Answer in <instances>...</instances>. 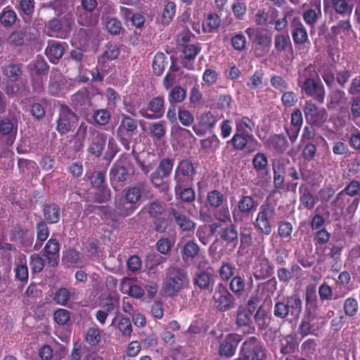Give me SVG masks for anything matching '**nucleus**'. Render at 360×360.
<instances>
[{"label":"nucleus","mask_w":360,"mask_h":360,"mask_svg":"<svg viewBox=\"0 0 360 360\" xmlns=\"http://www.w3.org/2000/svg\"><path fill=\"white\" fill-rule=\"evenodd\" d=\"M207 201L212 208H217L226 202V198L221 191L212 190L207 193Z\"/></svg>","instance_id":"79ce46f5"},{"label":"nucleus","mask_w":360,"mask_h":360,"mask_svg":"<svg viewBox=\"0 0 360 360\" xmlns=\"http://www.w3.org/2000/svg\"><path fill=\"white\" fill-rule=\"evenodd\" d=\"M300 202L302 205L308 210L314 208L316 203V198L313 195L307 187H300Z\"/></svg>","instance_id":"37998d69"},{"label":"nucleus","mask_w":360,"mask_h":360,"mask_svg":"<svg viewBox=\"0 0 360 360\" xmlns=\"http://www.w3.org/2000/svg\"><path fill=\"white\" fill-rule=\"evenodd\" d=\"M5 76L12 81H17L22 75L21 64H9L3 69Z\"/></svg>","instance_id":"864d4df0"},{"label":"nucleus","mask_w":360,"mask_h":360,"mask_svg":"<svg viewBox=\"0 0 360 360\" xmlns=\"http://www.w3.org/2000/svg\"><path fill=\"white\" fill-rule=\"evenodd\" d=\"M278 16V11L275 8H271L267 11L264 8H259L255 13V22L257 25L269 26L274 24Z\"/></svg>","instance_id":"bb28decb"},{"label":"nucleus","mask_w":360,"mask_h":360,"mask_svg":"<svg viewBox=\"0 0 360 360\" xmlns=\"http://www.w3.org/2000/svg\"><path fill=\"white\" fill-rule=\"evenodd\" d=\"M213 216L214 219L222 223L231 222V215L227 205L214 208Z\"/></svg>","instance_id":"603ef678"},{"label":"nucleus","mask_w":360,"mask_h":360,"mask_svg":"<svg viewBox=\"0 0 360 360\" xmlns=\"http://www.w3.org/2000/svg\"><path fill=\"white\" fill-rule=\"evenodd\" d=\"M216 308L220 311H226L235 306V298L223 283H219L213 295Z\"/></svg>","instance_id":"9d476101"},{"label":"nucleus","mask_w":360,"mask_h":360,"mask_svg":"<svg viewBox=\"0 0 360 360\" xmlns=\"http://www.w3.org/2000/svg\"><path fill=\"white\" fill-rule=\"evenodd\" d=\"M139 114L147 120L160 119L165 114V98L158 96L150 99L146 108L139 110Z\"/></svg>","instance_id":"9b49d317"},{"label":"nucleus","mask_w":360,"mask_h":360,"mask_svg":"<svg viewBox=\"0 0 360 360\" xmlns=\"http://www.w3.org/2000/svg\"><path fill=\"white\" fill-rule=\"evenodd\" d=\"M240 248L245 249L252 245V230L250 228L240 230Z\"/></svg>","instance_id":"0e129e2a"},{"label":"nucleus","mask_w":360,"mask_h":360,"mask_svg":"<svg viewBox=\"0 0 360 360\" xmlns=\"http://www.w3.org/2000/svg\"><path fill=\"white\" fill-rule=\"evenodd\" d=\"M17 20V15L12 9L4 8L0 13V22L5 27H11Z\"/></svg>","instance_id":"6e6d98bb"},{"label":"nucleus","mask_w":360,"mask_h":360,"mask_svg":"<svg viewBox=\"0 0 360 360\" xmlns=\"http://www.w3.org/2000/svg\"><path fill=\"white\" fill-rule=\"evenodd\" d=\"M245 287V281L243 277L236 276L231 278L229 288L236 295L240 294L244 291Z\"/></svg>","instance_id":"338daca9"},{"label":"nucleus","mask_w":360,"mask_h":360,"mask_svg":"<svg viewBox=\"0 0 360 360\" xmlns=\"http://www.w3.org/2000/svg\"><path fill=\"white\" fill-rule=\"evenodd\" d=\"M18 131V123L15 119L4 118L0 121V134L6 136V144L13 143Z\"/></svg>","instance_id":"5701e85b"},{"label":"nucleus","mask_w":360,"mask_h":360,"mask_svg":"<svg viewBox=\"0 0 360 360\" xmlns=\"http://www.w3.org/2000/svg\"><path fill=\"white\" fill-rule=\"evenodd\" d=\"M290 26L292 37L295 44H303L308 41L307 30L300 18H293Z\"/></svg>","instance_id":"b1692460"},{"label":"nucleus","mask_w":360,"mask_h":360,"mask_svg":"<svg viewBox=\"0 0 360 360\" xmlns=\"http://www.w3.org/2000/svg\"><path fill=\"white\" fill-rule=\"evenodd\" d=\"M195 169L191 161L183 160L177 165L174 179L176 185L174 191H178L180 188L187 185L193 179L195 174Z\"/></svg>","instance_id":"1a4fd4ad"},{"label":"nucleus","mask_w":360,"mask_h":360,"mask_svg":"<svg viewBox=\"0 0 360 360\" xmlns=\"http://www.w3.org/2000/svg\"><path fill=\"white\" fill-rule=\"evenodd\" d=\"M43 211L44 219L47 222L55 224L59 221L60 210L56 204L51 203L44 205Z\"/></svg>","instance_id":"4c0bfd02"},{"label":"nucleus","mask_w":360,"mask_h":360,"mask_svg":"<svg viewBox=\"0 0 360 360\" xmlns=\"http://www.w3.org/2000/svg\"><path fill=\"white\" fill-rule=\"evenodd\" d=\"M242 340V335L238 333L227 334L220 342L218 350L219 355L226 358L234 356Z\"/></svg>","instance_id":"4468645a"},{"label":"nucleus","mask_w":360,"mask_h":360,"mask_svg":"<svg viewBox=\"0 0 360 360\" xmlns=\"http://www.w3.org/2000/svg\"><path fill=\"white\" fill-rule=\"evenodd\" d=\"M28 68L30 70L31 77H33L34 75L40 76L48 72L49 65L44 60L37 58L28 65Z\"/></svg>","instance_id":"a19ab883"},{"label":"nucleus","mask_w":360,"mask_h":360,"mask_svg":"<svg viewBox=\"0 0 360 360\" xmlns=\"http://www.w3.org/2000/svg\"><path fill=\"white\" fill-rule=\"evenodd\" d=\"M219 234L220 238L227 244H233L236 246L238 243V231L234 224L231 223L221 227Z\"/></svg>","instance_id":"c85d7f7f"},{"label":"nucleus","mask_w":360,"mask_h":360,"mask_svg":"<svg viewBox=\"0 0 360 360\" xmlns=\"http://www.w3.org/2000/svg\"><path fill=\"white\" fill-rule=\"evenodd\" d=\"M128 162L126 158L117 160L110 170V179L112 184L123 182L127 180L129 172L127 169Z\"/></svg>","instance_id":"aec40b11"},{"label":"nucleus","mask_w":360,"mask_h":360,"mask_svg":"<svg viewBox=\"0 0 360 360\" xmlns=\"http://www.w3.org/2000/svg\"><path fill=\"white\" fill-rule=\"evenodd\" d=\"M117 328L123 336L130 338L132 333V326L129 318L121 317L117 324Z\"/></svg>","instance_id":"774afa93"},{"label":"nucleus","mask_w":360,"mask_h":360,"mask_svg":"<svg viewBox=\"0 0 360 360\" xmlns=\"http://www.w3.org/2000/svg\"><path fill=\"white\" fill-rule=\"evenodd\" d=\"M325 9L333 8L337 13L346 14L349 11L348 4L345 0H323Z\"/></svg>","instance_id":"ea45409f"},{"label":"nucleus","mask_w":360,"mask_h":360,"mask_svg":"<svg viewBox=\"0 0 360 360\" xmlns=\"http://www.w3.org/2000/svg\"><path fill=\"white\" fill-rule=\"evenodd\" d=\"M271 317L266 309L260 306L254 315V321L259 330H264L270 325Z\"/></svg>","instance_id":"f704fd0d"},{"label":"nucleus","mask_w":360,"mask_h":360,"mask_svg":"<svg viewBox=\"0 0 360 360\" xmlns=\"http://www.w3.org/2000/svg\"><path fill=\"white\" fill-rule=\"evenodd\" d=\"M65 51L64 46H46L45 53L52 63H56Z\"/></svg>","instance_id":"13d9d810"},{"label":"nucleus","mask_w":360,"mask_h":360,"mask_svg":"<svg viewBox=\"0 0 360 360\" xmlns=\"http://www.w3.org/2000/svg\"><path fill=\"white\" fill-rule=\"evenodd\" d=\"M115 207L118 213L123 217L131 214L136 210V206L129 203L126 198H120L118 201H116Z\"/></svg>","instance_id":"3c124183"},{"label":"nucleus","mask_w":360,"mask_h":360,"mask_svg":"<svg viewBox=\"0 0 360 360\" xmlns=\"http://www.w3.org/2000/svg\"><path fill=\"white\" fill-rule=\"evenodd\" d=\"M187 96L186 89L180 86H174L168 94V101L169 104L175 105L182 103Z\"/></svg>","instance_id":"c03bdc74"},{"label":"nucleus","mask_w":360,"mask_h":360,"mask_svg":"<svg viewBox=\"0 0 360 360\" xmlns=\"http://www.w3.org/2000/svg\"><path fill=\"white\" fill-rule=\"evenodd\" d=\"M121 117L116 136L124 148L129 150L130 149V136L136 134L138 129V121L126 114H122Z\"/></svg>","instance_id":"423d86ee"},{"label":"nucleus","mask_w":360,"mask_h":360,"mask_svg":"<svg viewBox=\"0 0 360 360\" xmlns=\"http://www.w3.org/2000/svg\"><path fill=\"white\" fill-rule=\"evenodd\" d=\"M199 124L204 129L211 130L215 127L217 123L220 120L218 115H215L211 111L202 113L198 117Z\"/></svg>","instance_id":"e433bc0d"},{"label":"nucleus","mask_w":360,"mask_h":360,"mask_svg":"<svg viewBox=\"0 0 360 360\" xmlns=\"http://www.w3.org/2000/svg\"><path fill=\"white\" fill-rule=\"evenodd\" d=\"M148 131L152 138L160 141L166 135L167 129L165 122L162 120L150 123L148 126Z\"/></svg>","instance_id":"58836bf2"},{"label":"nucleus","mask_w":360,"mask_h":360,"mask_svg":"<svg viewBox=\"0 0 360 360\" xmlns=\"http://www.w3.org/2000/svg\"><path fill=\"white\" fill-rule=\"evenodd\" d=\"M176 13V4L174 1H168L165 5L162 15V21L164 25H169Z\"/></svg>","instance_id":"bf43d9fd"},{"label":"nucleus","mask_w":360,"mask_h":360,"mask_svg":"<svg viewBox=\"0 0 360 360\" xmlns=\"http://www.w3.org/2000/svg\"><path fill=\"white\" fill-rule=\"evenodd\" d=\"M321 15L320 3L318 4H311L310 7L305 10L302 14L304 22L311 27H314V25Z\"/></svg>","instance_id":"473e14b6"},{"label":"nucleus","mask_w":360,"mask_h":360,"mask_svg":"<svg viewBox=\"0 0 360 360\" xmlns=\"http://www.w3.org/2000/svg\"><path fill=\"white\" fill-rule=\"evenodd\" d=\"M106 144V136L100 131L94 130L88 139L87 151L91 155L99 158Z\"/></svg>","instance_id":"dca6fc26"},{"label":"nucleus","mask_w":360,"mask_h":360,"mask_svg":"<svg viewBox=\"0 0 360 360\" xmlns=\"http://www.w3.org/2000/svg\"><path fill=\"white\" fill-rule=\"evenodd\" d=\"M236 131L251 134L255 127V123L247 116L238 117L235 120Z\"/></svg>","instance_id":"c9c22d12"},{"label":"nucleus","mask_w":360,"mask_h":360,"mask_svg":"<svg viewBox=\"0 0 360 360\" xmlns=\"http://www.w3.org/2000/svg\"><path fill=\"white\" fill-rule=\"evenodd\" d=\"M72 105L74 108L82 112H85L91 106V99L86 91H78L71 98Z\"/></svg>","instance_id":"7c9ffc66"},{"label":"nucleus","mask_w":360,"mask_h":360,"mask_svg":"<svg viewBox=\"0 0 360 360\" xmlns=\"http://www.w3.org/2000/svg\"><path fill=\"white\" fill-rule=\"evenodd\" d=\"M318 297L314 288H308L306 292L305 313H314L317 307Z\"/></svg>","instance_id":"8fccbe9b"},{"label":"nucleus","mask_w":360,"mask_h":360,"mask_svg":"<svg viewBox=\"0 0 360 360\" xmlns=\"http://www.w3.org/2000/svg\"><path fill=\"white\" fill-rule=\"evenodd\" d=\"M166 178H167V176H162V172H160L157 169H155L150 176V180L152 184L161 191H165L167 188V186L165 183Z\"/></svg>","instance_id":"4d7b16f0"},{"label":"nucleus","mask_w":360,"mask_h":360,"mask_svg":"<svg viewBox=\"0 0 360 360\" xmlns=\"http://www.w3.org/2000/svg\"><path fill=\"white\" fill-rule=\"evenodd\" d=\"M194 284L201 290L212 289L214 284V276L212 271H203L196 274Z\"/></svg>","instance_id":"2f4dec72"},{"label":"nucleus","mask_w":360,"mask_h":360,"mask_svg":"<svg viewBox=\"0 0 360 360\" xmlns=\"http://www.w3.org/2000/svg\"><path fill=\"white\" fill-rule=\"evenodd\" d=\"M331 237L330 233L324 228L316 231L314 233V242L316 248L326 245Z\"/></svg>","instance_id":"e2e57ef3"},{"label":"nucleus","mask_w":360,"mask_h":360,"mask_svg":"<svg viewBox=\"0 0 360 360\" xmlns=\"http://www.w3.org/2000/svg\"><path fill=\"white\" fill-rule=\"evenodd\" d=\"M235 271L236 266L234 264L229 262H222L218 270V274L221 281H228L233 277Z\"/></svg>","instance_id":"de8ad7c7"},{"label":"nucleus","mask_w":360,"mask_h":360,"mask_svg":"<svg viewBox=\"0 0 360 360\" xmlns=\"http://www.w3.org/2000/svg\"><path fill=\"white\" fill-rule=\"evenodd\" d=\"M303 111L307 122L311 125L321 127L328 119V112L326 109H319L311 101H306Z\"/></svg>","instance_id":"ddd939ff"},{"label":"nucleus","mask_w":360,"mask_h":360,"mask_svg":"<svg viewBox=\"0 0 360 360\" xmlns=\"http://www.w3.org/2000/svg\"><path fill=\"white\" fill-rule=\"evenodd\" d=\"M275 217V208L270 203L262 204L254 222L255 229L264 235H269L272 231L271 223L274 222Z\"/></svg>","instance_id":"39448f33"},{"label":"nucleus","mask_w":360,"mask_h":360,"mask_svg":"<svg viewBox=\"0 0 360 360\" xmlns=\"http://www.w3.org/2000/svg\"><path fill=\"white\" fill-rule=\"evenodd\" d=\"M323 323L319 321L315 313H305L303 319L299 326L298 331L304 337L308 335H318Z\"/></svg>","instance_id":"2eb2a0df"},{"label":"nucleus","mask_w":360,"mask_h":360,"mask_svg":"<svg viewBox=\"0 0 360 360\" xmlns=\"http://www.w3.org/2000/svg\"><path fill=\"white\" fill-rule=\"evenodd\" d=\"M240 353L243 360H264L266 349L258 338L251 336L243 342Z\"/></svg>","instance_id":"20e7f679"},{"label":"nucleus","mask_w":360,"mask_h":360,"mask_svg":"<svg viewBox=\"0 0 360 360\" xmlns=\"http://www.w3.org/2000/svg\"><path fill=\"white\" fill-rule=\"evenodd\" d=\"M258 201L250 195L240 197L236 207L232 210V217L234 223H240L257 210Z\"/></svg>","instance_id":"0eeeda50"},{"label":"nucleus","mask_w":360,"mask_h":360,"mask_svg":"<svg viewBox=\"0 0 360 360\" xmlns=\"http://www.w3.org/2000/svg\"><path fill=\"white\" fill-rule=\"evenodd\" d=\"M78 294L77 290L74 288L60 287L54 293L53 300L59 305L69 307L70 301L78 298Z\"/></svg>","instance_id":"4be33fe9"},{"label":"nucleus","mask_w":360,"mask_h":360,"mask_svg":"<svg viewBox=\"0 0 360 360\" xmlns=\"http://www.w3.org/2000/svg\"><path fill=\"white\" fill-rule=\"evenodd\" d=\"M221 25V19L216 13H210L207 15L202 27L204 32H212L217 30Z\"/></svg>","instance_id":"a18cd8bd"},{"label":"nucleus","mask_w":360,"mask_h":360,"mask_svg":"<svg viewBox=\"0 0 360 360\" xmlns=\"http://www.w3.org/2000/svg\"><path fill=\"white\" fill-rule=\"evenodd\" d=\"M60 245L56 239L51 238L46 243L44 248V256L48 260L49 264L55 267L59 262Z\"/></svg>","instance_id":"393cba45"},{"label":"nucleus","mask_w":360,"mask_h":360,"mask_svg":"<svg viewBox=\"0 0 360 360\" xmlns=\"http://www.w3.org/2000/svg\"><path fill=\"white\" fill-rule=\"evenodd\" d=\"M252 164L257 172H264L267 169L268 159L263 153H257L252 160Z\"/></svg>","instance_id":"5fc2aeb1"},{"label":"nucleus","mask_w":360,"mask_h":360,"mask_svg":"<svg viewBox=\"0 0 360 360\" xmlns=\"http://www.w3.org/2000/svg\"><path fill=\"white\" fill-rule=\"evenodd\" d=\"M265 144L269 150H274L278 154H283L290 146L287 138L282 134L271 135Z\"/></svg>","instance_id":"a878e982"},{"label":"nucleus","mask_w":360,"mask_h":360,"mask_svg":"<svg viewBox=\"0 0 360 360\" xmlns=\"http://www.w3.org/2000/svg\"><path fill=\"white\" fill-rule=\"evenodd\" d=\"M250 41L255 45H271V34L266 29L248 27L245 30Z\"/></svg>","instance_id":"6ab92c4d"},{"label":"nucleus","mask_w":360,"mask_h":360,"mask_svg":"<svg viewBox=\"0 0 360 360\" xmlns=\"http://www.w3.org/2000/svg\"><path fill=\"white\" fill-rule=\"evenodd\" d=\"M168 216L183 231H191L195 228V223L179 210L178 204L176 207H171L168 209Z\"/></svg>","instance_id":"a211bd4d"},{"label":"nucleus","mask_w":360,"mask_h":360,"mask_svg":"<svg viewBox=\"0 0 360 360\" xmlns=\"http://www.w3.org/2000/svg\"><path fill=\"white\" fill-rule=\"evenodd\" d=\"M254 276L257 280L267 278L274 274V265L268 258L263 257L255 261L254 266Z\"/></svg>","instance_id":"412c9836"},{"label":"nucleus","mask_w":360,"mask_h":360,"mask_svg":"<svg viewBox=\"0 0 360 360\" xmlns=\"http://www.w3.org/2000/svg\"><path fill=\"white\" fill-rule=\"evenodd\" d=\"M302 91L307 96L313 97L319 103H323L326 91L321 83L316 82L311 78H307L301 86Z\"/></svg>","instance_id":"f3484780"},{"label":"nucleus","mask_w":360,"mask_h":360,"mask_svg":"<svg viewBox=\"0 0 360 360\" xmlns=\"http://www.w3.org/2000/svg\"><path fill=\"white\" fill-rule=\"evenodd\" d=\"M297 347V343L292 335H288L281 340V351L283 354L293 353Z\"/></svg>","instance_id":"09e8293b"},{"label":"nucleus","mask_w":360,"mask_h":360,"mask_svg":"<svg viewBox=\"0 0 360 360\" xmlns=\"http://www.w3.org/2000/svg\"><path fill=\"white\" fill-rule=\"evenodd\" d=\"M105 310H98L96 312L95 316L96 320L102 325L105 323L106 319L110 312L112 311L115 309L114 303L110 300L104 304Z\"/></svg>","instance_id":"69168bd1"},{"label":"nucleus","mask_w":360,"mask_h":360,"mask_svg":"<svg viewBox=\"0 0 360 360\" xmlns=\"http://www.w3.org/2000/svg\"><path fill=\"white\" fill-rule=\"evenodd\" d=\"M236 150H247L248 153L258 150L261 146L259 141L252 134H243L236 131L233 137L227 141Z\"/></svg>","instance_id":"6e6552de"},{"label":"nucleus","mask_w":360,"mask_h":360,"mask_svg":"<svg viewBox=\"0 0 360 360\" xmlns=\"http://www.w3.org/2000/svg\"><path fill=\"white\" fill-rule=\"evenodd\" d=\"M302 310V302L299 295H292L276 302L274 306V315L280 319L297 320Z\"/></svg>","instance_id":"f03ea898"},{"label":"nucleus","mask_w":360,"mask_h":360,"mask_svg":"<svg viewBox=\"0 0 360 360\" xmlns=\"http://www.w3.org/2000/svg\"><path fill=\"white\" fill-rule=\"evenodd\" d=\"M142 212L148 214L151 219H158L165 212V203L160 200L148 202L142 209Z\"/></svg>","instance_id":"c756f323"},{"label":"nucleus","mask_w":360,"mask_h":360,"mask_svg":"<svg viewBox=\"0 0 360 360\" xmlns=\"http://www.w3.org/2000/svg\"><path fill=\"white\" fill-rule=\"evenodd\" d=\"M188 283L187 272L182 268L172 265L165 269L163 290L167 296L171 297L176 296L188 285Z\"/></svg>","instance_id":"f257e3e1"},{"label":"nucleus","mask_w":360,"mask_h":360,"mask_svg":"<svg viewBox=\"0 0 360 360\" xmlns=\"http://www.w3.org/2000/svg\"><path fill=\"white\" fill-rule=\"evenodd\" d=\"M111 117L110 112L105 109H99L94 111L93 119L96 124L103 126L107 124Z\"/></svg>","instance_id":"052dcab7"},{"label":"nucleus","mask_w":360,"mask_h":360,"mask_svg":"<svg viewBox=\"0 0 360 360\" xmlns=\"http://www.w3.org/2000/svg\"><path fill=\"white\" fill-rule=\"evenodd\" d=\"M199 252L200 247L193 240L187 241L181 250V257L184 262L195 259Z\"/></svg>","instance_id":"72a5a7b5"},{"label":"nucleus","mask_w":360,"mask_h":360,"mask_svg":"<svg viewBox=\"0 0 360 360\" xmlns=\"http://www.w3.org/2000/svg\"><path fill=\"white\" fill-rule=\"evenodd\" d=\"M236 324L238 328L247 327V333L252 334L255 332V327L252 324L250 312L243 307H238L236 317Z\"/></svg>","instance_id":"cd10ccee"},{"label":"nucleus","mask_w":360,"mask_h":360,"mask_svg":"<svg viewBox=\"0 0 360 360\" xmlns=\"http://www.w3.org/2000/svg\"><path fill=\"white\" fill-rule=\"evenodd\" d=\"M77 116L68 106L61 105L59 108V115L56 121V129L60 134H65L75 127Z\"/></svg>","instance_id":"f8f14e48"},{"label":"nucleus","mask_w":360,"mask_h":360,"mask_svg":"<svg viewBox=\"0 0 360 360\" xmlns=\"http://www.w3.org/2000/svg\"><path fill=\"white\" fill-rule=\"evenodd\" d=\"M74 23L73 15L69 12L51 20L45 25L44 29L47 34L51 37L65 38L70 33Z\"/></svg>","instance_id":"7ed1b4c3"},{"label":"nucleus","mask_w":360,"mask_h":360,"mask_svg":"<svg viewBox=\"0 0 360 360\" xmlns=\"http://www.w3.org/2000/svg\"><path fill=\"white\" fill-rule=\"evenodd\" d=\"M166 261V258L158 254H151L147 257L146 266L150 273L155 274L158 265Z\"/></svg>","instance_id":"680f3d73"},{"label":"nucleus","mask_w":360,"mask_h":360,"mask_svg":"<svg viewBox=\"0 0 360 360\" xmlns=\"http://www.w3.org/2000/svg\"><path fill=\"white\" fill-rule=\"evenodd\" d=\"M101 330L96 326L89 327L85 334V340L91 346H96L101 341Z\"/></svg>","instance_id":"49530a36"}]
</instances>
